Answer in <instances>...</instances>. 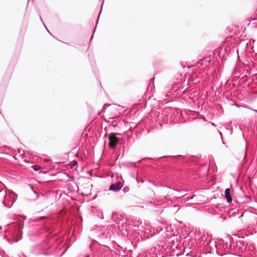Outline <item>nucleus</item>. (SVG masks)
<instances>
[{"label": "nucleus", "instance_id": "a878e982", "mask_svg": "<svg viewBox=\"0 0 257 257\" xmlns=\"http://www.w3.org/2000/svg\"><path fill=\"white\" fill-rule=\"evenodd\" d=\"M104 1L105 0H102V3H101V7H100V14L101 13L102 10V7H103V4H104Z\"/></svg>", "mask_w": 257, "mask_h": 257}, {"label": "nucleus", "instance_id": "7ed1b4c3", "mask_svg": "<svg viewBox=\"0 0 257 257\" xmlns=\"http://www.w3.org/2000/svg\"><path fill=\"white\" fill-rule=\"evenodd\" d=\"M24 224V220H20L17 223L10 224L5 229L6 233L5 237L9 243L17 242L22 238Z\"/></svg>", "mask_w": 257, "mask_h": 257}, {"label": "nucleus", "instance_id": "dca6fc26", "mask_svg": "<svg viewBox=\"0 0 257 257\" xmlns=\"http://www.w3.org/2000/svg\"><path fill=\"white\" fill-rule=\"evenodd\" d=\"M170 85L171 88L170 89L171 91H169L168 93H170L169 95L172 94V91L174 92H176L177 91V89L176 88V83L173 82L170 83L169 84Z\"/></svg>", "mask_w": 257, "mask_h": 257}, {"label": "nucleus", "instance_id": "ddd939ff", "mask_svg": "<svg viewBox=\"0 0 257 257\" xmlns=\"http://www.w3.org/2000/svg\"><path fill=\"white\" fill-rule=\"evenodd\" d=\"M7 194V193L6 191L2 189H0V202L2 203H3V202H5V199H6Z\"/></svg>", "mask_w": 257, "mask_h": 257}, {"label": "nucleus", "instance_id": "6ab92c4d", "mask_svg": "<svg viewBox=\"0 0 257 257\" xmlns=\"http://www.w3.org/2000/svg\"><path fill=\"white\" fill-rule=\"evenodd\" d=\"M38 15H39V16L40 19V20H41V21L42 22V23H43V24L44 25V26L45 28H46V29L47 30V31H48V32L49 34H50L51 35V33H50V32L49 31V30H48L47 28L46 27V26L45 25V23L43 22V20H42V17H41V15H40V14L39 12H38Z\"/></svg>", "mask_w": 257, "mask_h": 257}, {"label": "nucleus", "instance_id": "2eb2a0df", "mask_svg": "<svg viewBox=\"0 0 257 257\" xmlns=\"http://www.w3.org/2000/svg\"><path fill=\"white\" fill-rule=\"evenodd\" d=\"M165 228V225L160 223L158 226L156 227V233L159 234L160 231H163V229Z\"/></svg>", "mask_w": 257, "mask_h": 257}, {"label": "nucleus", "instance_id": "c756f323", "mask_svg": "<svg viewBox=\"0 0 257 257\" xmlns=\"http://www.w3.org/2000/svg\"><path fill=\"white\" fill-rule=\"evenodd\" d=\"M49 161V159H46V160H45V161H46V162H47V161Z\"/></svg>", "mask_w": 257, "mask_h": 257}, {"label": "nucleus", "instance_id": "a211bd4d", "mask_svg": "<svg viewBox=\"0 0 257 257\" xmlns=\"http://www.w3.org/2000/svg\"><path fill=\"white\" fill-rule=\"evenodd\" d=\"M38 15H39V16L40 19V20H41V21L42 22V23H43V24L44 25V26L45 28H46V29L47 30V31H48V32L49 34H50L51 35V33H50V32L49 31V30H48L47 28L46 27V26L45 25V23L43 22V20H42V17H41V15H40V14L39 12H38Z\"/></svg>", "mask_w": 257, "mask_h": 257}, {"label": "nucleus", "instance_id": "f8f14e48", "mask_svg": "<svg viewBox=\"0 0 257 257\" xmlns=\"http://www.w3.org/2000/svg\"><path fill=\"white\" fill-rule=\"evenodd\" d=\"M225 197L228 202L232 201V198L230 195V190L229 188L226 189L225 190Z\"/></svg>", "mask_w": 257, "mask_h": 257}, {"label": "nucleus", "instance_id": "9d476101", "mask_svg": "<svg viewBox=\"0 0 257 257\" xmlns=\"http://www.w3.org/2000/svg\"><path fill=\"white\" fill-rule=\"evenodd\" d=\"M14 66V64L12 65L11 63L8 66L7 71L4 76L3 81H5L6 79V81H7L10 79L13 73Z\"/></svg>", "mask_w": 257, "mask_h": 257}, {"label": "nucleus", "instance_id": "f704fd0d", "mask_svg": "<svg viewBox=\"0 0 257 257\" xmlns=\"http://www.w3.org/2000/svg\"><path fill=\"white\" fill-rule=\"evenodd\" d=\"M153 80H154V79H155V78H152L151 80H153Z\"/></svg>", "mask_w": 257, "mask_h": 257}, {"label": "nucleus", "instance_id": "c9c22d12", "mask_svg": "<svg viewBox=\"0 0 257 257\" xmlns=\"http://www.w3.org/2000/svg\"><path fill=\"white\" fill-rule=\"evenodd\" d=\"M29 0L28 1V3H29Z\"/></svg>", "mask_w": 257, "mask_h": 257}, {"label": "nucleus", "instance_id": "6e6552de", "mask_svg": "<svg viewBox=\"0 0 257 257\" xmlns=\"http://www.w3.org/2000/svg\"><path fill=\"white\" fill-rule=\"evenodd\" d=\"M123 186V184L122 182L117 181L110 185L108 190L114 192H118L121 190Z\"/></svg>", "mask_w": 257, "mask_h": 257}, {"label": "nucleus", "instance_id": "473e14b6", "mask_svg": "<svg viewBox=\"0 0 257 257\" xmlns=\"http://www.w3.org/2000/svg\"><path fill=\"white\" fill-rule=\"evenodd\" d=\"M85 257H89V255H87L85 256Z\"/></svg>", "mask_w": 257, "mask_h": 257}, {"label": "nucleus", "instance_id": "c85d7f7f", "mask_svg": "<svg viewBox=\"0 0 257 257\" xmlns=\"http://www.w3.org/2000/svg\"><path fill=\"white\" fill-rule=\"evenodd\" d=\"M251 110L257 113V110H255V109H251Z\"/></svg>", "mask_w": 257, "mask_h": 257}, {"label": "nucleus", "instance_id": "bb28decb", "mask_svg": "<svg viewBox=\"0 0 257 257\" xmlns=\"http://www.w3.org/2000/svg\"><path fill=\"white\" fill-rule=\"evenodd\" d=\"M17 152H18V153L20 154L21 153V150L19 149H17Z\"/></svg>", "mask_w": 257, "mask_h": 257}, {"label": "nucleus", "instance_id": "393cba45", "mask_svg": "<svg viewBox=\"0 0 257 257\" xmlns=\"http://www.w3.org/2000/svg\"><path fill=\"white\" fill-rule=\"evenodd\" d=\"M129 191V188L127 187H124L123 188V191L124 193L127 192Z\"/></svg>", "mask_w": 257, "mask_h": 257}, {"label": "nucleus", "instance_id": "f257e3e1", "mask_svg": "<svg viewBox=\"0 0 257 257\" xmlns=\"http://www.w3.org/2000/svg\"><path fill=\"white\" fill-rule=\"evenodd\" d=\"M36 220L43 221V226L38 233L44 234L43 237L46 239L35 246V253L46 256L54 255L55 257H61L66 252L68 247H64L62 243L57 241V238L49 237L52 232L50 219L43 216L37 218Z\"/></svg>", "mask_w": 257, "mask_h": 257}, {"label": "nucleus", "instance_id": "b1692460", "mask_svg": "<svg viewBox=\"0 0 257 257\" xmlns=\"http://www.w3.org/2000/svg\"><path fill=\"white\" fill-rule=\"evenodd\" d=\"M29 186L31 188V190L33 191V193L37 194V192L34 189L32 185L29 184Z\"/></svg>", "mask_w": 257, "mask_h": 257}, {"label": "nucleus", "instance_id": "20e7f679", "mask_svg": "<svg viewBox=\"0 0 257 257\" xmlns=\"http://www.w3.org/2000/svg\"><path fill=\"white\" fill-rule=\"evenodd\" d=\"M17 198L18 195L16 193L12 190H9L5 199V202H3V204L6 207L10 208L13 206Z\"/></svg>", "mask_w": 257, "mask_h": 257}, {"label": "nucleus", "instance_id": "4468645a", "mask_svg": "<svg viewBox=\"0 0 257 257\" xmlns=\"http://www.w3.org/2000/svg\"><path fill=\"white\" fill-rule=\"evenodd\" d=\"M166 231L168 232H170L171 235H173L174 236H175V231L174 230V228L172 225H170L169 226H165Z\"/></svg>", "mask_w": 257, "mask_h": 257}, {"label": "nucleus", "instance_id": "4be33fe9", "mask_svg": "<svg viewBox=\"0 0 257 257\" xmlns=\"http://www.w3.org/2000/svg\"><path fill=\"white\" fill-rule=\"evenodd\" d=\"M142 101L143 102V104H142V105H141V107H144V108H146V106H147V101L145 100H142Z\"/></svg>", "mask_w": 257, "mask_h": 257}, {"label": "nucleus", "instance_id": "9b49d317", "mask_svg": "<svg viewBox=\"0 0 257 257\" xmlns=\"http://www.w3.org/2000/svg\"><path fill=\"white\" fill-rule=\"evenodd\" d=\"M176 160V156H170L166 158V163L170 167H174Z\"/></svg>", "mask_w": 257, "mask_h": 257}, {"label": "nucleus", "instance_id": "0eeeda50", "mask_svg": "<svg viewBox=\"0 0 257 257\" xmlns=\"http://www.w3.org/2000/svg\"><path fill=\"white\" fill-rule=\"evenodd\" d=\"M179 224L180 225H179L178 224V226H179L180 228H181V229L180 230L178 228V234H180L179 237L185 239L188 236L189 229L181 222H179Z\"/></svg>", "mask_w": 257, "mask_h": 257}, {"label": "nucleus", "instance_id": "f03ea898", "mask_svg": "<svg viewBox=\"0 0 257 257\" xmlns=\"http://www.w3.org/2000/svg\"><path fill=\"white\" fill-rule=\"evenodd\" d=\"M176 111L177 108L169 109L164 111L159 109L158 110L152 111L150 117L153 122L155 121L160 125H162V123L175 124L176 119L174 113Z\"/></svg>", "mask_w": 257, "mask_h": 257}, {"label": "nucleus", "instance_id": "412c9836", "mask_svg": "<svg viewBox=\"0 0 257 257\" xmlns=\"http://www.w3.org/2000/svg\"><path fill=\"white\" fill-rule=\"evenodd\" d=\"M171 241L172 242V247L173 248V249H177V244H175V239H171Z\"/></svg>", "mask_w": 257, "mask_h": 257}, {"label": "nucleus", "instance_id": "aec40b11", "mask_svg": "<svg viewBox=\"0 0 257 257\" xmlns=\"http://www.w3.org/2000/svg\"><path fill=\"white\" fill-rule=\"evenodd\" d=\"M31 168L35 171H38L40 170V167L38 165H33L32 166Z\"/></svg>", "mask_w": 257, "mask_h": 257}, {"label": "nucleus", "instance_id": "72a5a7b5", "mask_svg": "<svg viewBox=\"0 0 257 257\" xmlns=\"http://www.w3.org/2000/svg\"><path fill=\"white\" fill-rule=\"evenodd\" d=\"M0 229L2 230V227L1 226H0Z\"/></svg>", "mask_w": 257, "mask_h": 257}, {"label": "nucleus", "instance_id": "7c9ffc66", "mask_svg": "<svg viewBox=\"0 0 257 257\" xmlns=\"http://www.w3.org/2000/svg\"><path fill=\"white\" fill-rule=\"evenodd\" d=\"M174 207H177V205H175L173 206Z\"/></svg>", "mask_w": 257, "mask_h": 257}, {"label": "nucleus", "instance_id": "423d86ee", "mask_svg": "<svg viewBox=\"0 0 257 257\" xmlns=\"http://www.w3.org/2000/svg\"><path fill=\"white\" fill-rule=\"evenodd\" d=\"M111 219L117 224L118 228L119 229H120V227L123 229L124 223L126 220L123 218L122 215L118 214L116 212H113L112 213Z\"/></svg>", "mask_w": 257, "mask_h": 257}, {"label": "nucleus", "instance_id": "5701e85b", "mask_svg": "<svg viewBox=\"0 0 257 257\" xmlns=\"http://www.w3.org/2000/svg\"><path fill=\"white\" fill-rule=\"evenodd\" d=\"M136 180L138 183H144V180L142 178H139L138 177H137Z\"/></svg>", "mask_w": 257, "mask_h": 257}, {"label": "nucleus", "instance_id": "cd10ccee", "mask_svg": "<svg viewBox=\"0 0 257 257\" xmlns=\"http://www.w3.org/2000/svg\"><path fill=\"white\" fill-rule=\"evenodd\" d=\"M134 227H137L139 228L140 227V225H139L137 226L135 225H134Z\"/></svg>", "mask_w": 257, "mask_h": 257}, {"label": "nucleus", "instance_id": "f3484780", "mask_svg": "<svg viewBox=\"0 0 257 257\" xmlns=\"http://www.w3.org/2000/svg\"><path fill=\"white\" fill-rule=\"evenodd\" d=\"M100 14H100V13H99V14H98V17H97V20H96V25H95V29H94V31H93V34L91 35V37H90V42L92 40V39H93V38L94 33V32H95V30H96V29L97 25V24H98V21H99V19L100 16Z\"/></svg>", "mask_w": 257, "mask_h": 257}, {"label": "nucleus", "instance_id": "2f4dec72", "mask_svg": "<svg viewBox=\"0 0 257 257\" xmlns=\"http://www.w3.org/2000/svg\"><path fill=\"white\" fill-rule=\"evenodd\" d=\"M2 100V97H1V99H0V101H1Z\"/></svg>", "mask_w": 257, "mask_h": 257}, {"label": "nucleus", "instance_id": "39448f33", "mask_svg": "<svg viewBox=\"0 0 257 257\" xmlns=\"http://www.w3.org/2000/svg\"><path fill=\"white\" fill-rule=\"evenodd\" d=\"M109 140L108 146L111 149H114L116 146L121 144L122 138L117 137L115 133H111L108 136Z\"/></svg>", "mask_w": 257, "mask_h": 257}, {"label": "nucleus", "instance_id": "1a4fd4ad", "mask_svg": "<svg viewBox=\"0 0 257 257\" xmlns=\"http://www.w3.org/2000/svg\"><path fill=\"white\" fill-rule=\"evenodd\" d=\"M0 150L2 151L3 153L5 154L10 156H13V157L16 159L14 157V155H15L16 151L11 147L8 146H4L0 147Z\"/></svg>", "mask_w": 257, "mask_h": 257}]
</instances>
